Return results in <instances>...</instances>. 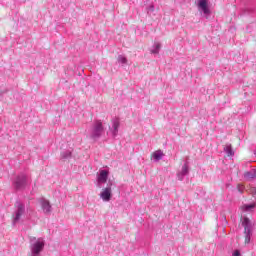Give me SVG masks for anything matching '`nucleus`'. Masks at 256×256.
Returning a JSON list of instances; mask_svg holds the SVG:
<instances>
[{"label": "nucleus", "mask_w": 256, "mask_h": 256, "mask_svg": "<svg viewBox=\"0 0 256 256\" xmlns=\"http://www.w3.org/2000/svg\"><path fill=\"white\" fill-rule=\"evenodd\" d=\"M29 243V256H41V253H43V250L45 249V239L30 236Z\"/></svg>", "instance_id": "f257e3e1"}, {"label": "nucleus", "mask_w": 256, "mask_h": 256, "mask_svg": "<svg viewBox=\"0 0 256 256\" xmlns=\"http://www.w3.org/2000/svg\"><path fill=\"white\" fill-rule=\"evenodd\" d=\"M3 99V92H0V101Z\"/></svg>", "instance_id": "5701e85b"}, {"label": "nucleus", "mask_w": 256, "mask_h": 256, "mask_svg": "<svg viewBox=\"0 0 256 256\" xmlns=\"http://www.w3.org/2000/svg\"><path fill=\"white\" fill-rule=\"evenodd\" d=\"M244 189H245V186H243L241 184H238V191H239V193H243Z\"/></svg>", "instance_id": "412c9836"}, {"label": "nucleus", "mask_w": 256, "mask_h": 256, "mask_svg": "<svg viewBox=\"0 0 256 256\" xmlns=\"http://www.w3.org/2000/svg\"><path fill=\"white\" fill-rule=\"evenodd\" d=\"M256 204L251 203V204H244L241 206L242 211L249 212L252 211L255 208Z\"/></svg>", "instance_id": "dca6fc26"}, {"label": "nucleus", "mask_w": 256, "mask_h": 256, "mask_svg": "<svg viewBox=\"0 0 256 256\" xmlns=\"http://www.w3.org/2000/svg\"><path fill=\"white\" fill-rule=\"evenodd\" d=\"M119 119L114 118L112 119V137H116L119 133Z\"/></svg>", "instance_id": "9b49d317"}, {"label": "nucleus", "mask_w": 256, "mask_h": 256, "mask_svg": "<svg viewBox=\"0 0 256 256\" xmlns=\"http://www.w3.org/2000/svg\"><path fill=\"white\" fill-rule=\"evenodd\" d=\"M117 61L122 65H127V58L123 55H119Z\"/></svg>", "instance_id": "a211bd4d"}, {"label": "nucleus", "mask_w": 256, "mask_h": 256, "mask_svg": "<svg viewBox=\"0 0 256 256\" xmlns=\"http://www.w3.org/2000/svg\"><path fill=\"white\" fill-rule=\"evenodd\" d=\"M187 175H189V164H187V162L182 166V169L180 170V172L177 173V177L179 181H183V179H185V177H187Z\"/></svg>", "instance_id": "0eeeda50"}, {"label": "nucleus", "mask_w": 256, "mask_h": 256, "mask_svg": "<svg viewBox=\"0 0 256 256\" xmlns=\"http://www.w3.org/2000/svg\"><path fill=\"white\" fill-rule=\"evenodd\" d=\"M232 256H241V252H239V250H236L233 252Z\"/></svg>", "instance_id": "4be33fe9"}, {"label": "nucleus", "mask_w": 256, "mask_h": 256, "mask_svg": "<svg viewBox=\"0 0 256 256\" xmlns=\"http://www.w3.org/2000/svg\"><path fill=\"white\" fill-rule=\"evenodd\" d=\"M152 157H154L155 161H161L163 159V151L157 150L152 154Z\"/></svg>", "instance_id": "f3484780"}, {"label": "nucleus", "mask_w": 256, "mask_h": 256, "mask_svg": "<svg viewBox=\"0 0 256 256\" xmlns=\"http://www.w3.org/2000/svg\"><path fill=\"white\" fill-rule=\"evenodd\" d=\"M250 193H251L252 196L255 197V199H256V187H252V188L250 189Z\"/></svg>", "instance_id": "aec40b11"}, {"label": "nucleus", "mask_w": 256, "mask_h": 256, "mask_svg": "<svg viewBox=\"0 0 256 256\" xmlns=\"http://www.w3.org/2000/svg\"><path fill=\"white\" fill-rule=\"evenodd\" d=\"M103 133H105V127H103V122H101V120H96L92 124L89 137L92 139V141H98V139H101V137L103 136Z\"/></svg>", "instance_id": "f03ea898"}, {"label": "nucleus", "mask_w": 256, "mask_h": 256, "mask_svg": "<svg viewBox=\"0 0 256 256\" xmlns=\"http://www.w3.org/2000/svg\"><path fill=\"white\" fill-rule=\"evenodd\" d=\"M242 227H244L245 244L251 243V237L253 236V222L247 217L242 218Z\"/></svg>", "instance_id": "7ed1b4c3"}, {"label": "nucleus", "mask_w": 256, "mask_h": 256, "mask_svg": "<svg viewBox=\"0 0 256 256\" xmlns=\"http://www.w3.org/2000/svg\"><path fill=\"white\" fill-rule=\"evenodd\" d=\"M225 154L227 157H235V150H233L230 144L225 145Z\"/></svg>", "instance_id": "f8f14e48"}, {"label": "nucleus", "mask_w": 256, "mask_h": 256, "mask_svg": "<svg viewBox=\"0 0 256 256\" xmlns=\"http://www.w3.org/2000/svg\"><path fill=\"white\" fill-rule=\"evenodd\" d=\"M107 179H109V171L101 170L97 177L98 185H101V183H107Z\"/></svg>", "instance_id": "6e6552de"}, {"label": "nucleus", "mask_w": 256, "mask_h": 256, "mask_svg": "<svg viewBox=\"0 0 256 256\" xmlns=\"http://www.w3.org/2000/svg\"><path fill=\"white\" fill-rule=\"evenodd\" d=\"M159 51H161V43L157 42L154 44L153 48L151 49V53L153 55H159Z\"/></svg>", "instance_id": "2eb2a0df"}, {"label": "nucleus", "mask_w": 256, "mask_h": 256, "mask_svg": "<svg viewBox=\"0 0 256 256\" xmlns=\"http://www.w3.org/2000/svg\"><path fill=\"white\" fill-rule=\"evenodd\" d=\"M198 7L204 13V15H211V10H209V6H207V0H199Z\"/></svg>", "instance_id": "1a4fd4ad"}, {"label": "nucleus", "mask_w": 256, "mask_h": 256, "mask_svg": "<svg viewBox=\"0 0 256 256\" xmlns=\"http://www.w3.org/2000/svg\"><path fill=\"white\" fill-rule=\"evenodd\" d=\"M13 185L17 191H21V189H25V187H27V175L25 174L18 175L15 178Z\"/></svg>", "instance_id": "39448f33"}, {"label": "nucleus", "mask_w": 256, "mask_h": 256, "mask_svg": "<svg viewBox=\"0 0 256 256\" xmlns=\"http://www.w3.org/2000/svg\"><path fill=\"white\" fill-rule=\"evenodd\" d=\"M25 215V204L21 203L20 201H17L15 203V211L13 213V225H16V223H19L21 221V217Z\"/></svg>", "instance_id": "20e7f679"}, {"label": "nucleus", "mask_w": 256, "mask_h": 256, "mask_svg": "<svg viewBox=\"0 0 256 256\" xmlns=\"http://www.w3.org/2000/svg\"><path fill=\"white\" fill-rule=\"evenodd\" d=\"M112 185L113 183L109 181L107 187L103 188L100 193V198L106 203L111 201V197H113V190L111 189Z\"/></svg>", "instance_id": "423d86ee"}, {"label": "nucleus", "mask_w": 256, "mask_h": 256, "mask_svg": "<svg viewBox=\"0 0 256 256\" xmlns=\"http://www.w3.org/2000/svg\"><path fill=\"white\" fill-rule=\"evenodd\" d=\"M155 12V6L154 5H150L148 8H147V13L148 15H153V13Z\"/></svg>", "instance_id": "6ab92c4d"}, {"label": "nucleus", "mask_w": 256, "mask_h": 256, "mask_svg": "<svg viewBox=\"0 0 256 256\" xmlns=\"http://www.w3.org/2000/svg\"><path fill=\"white\" fill-rule=\"evenodd\" d=\"M71 157H72L71 150H66L61 153V159L63 161H69V159H71Z\"/></svg>", "instance_id": "ddd939ff"}, {"label": "nucleus", "mask_w": 256, "mask_h": 256, "mask_svg": "<svg viewBox=\"0 0 256 256\" xmlns=\"http://www.w3.org/2000/svg\"><path fill=\"white\" fill-rule=\"evenodd\" d=\"M245 179H256V169H252L244 174Z\"/></svg>", "instance_id": "4468645a"}, {"label": "nucleus", "mask_w": 256, "mask_h": 256, "mask_svg": "<svg viewBox=\"0 0 256 256\" xmlns=\"http://www.w3.org/2000/svg\"><path fill=\"white\" fill-rule=\"evenodd\" d=\"M40 205L42 207L43 213H45L46 215H49V213H51V203H49L48 200L42 198L40 200Z\"/></svg>", "instance_id": "9d476101"}]
</instances>
